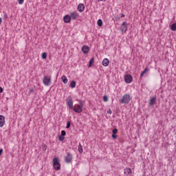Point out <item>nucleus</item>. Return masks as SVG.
<instances>
[{"label":"nucleus","mask_w":176,"mask_h":176,"mask_svg":"<svg viewBox=\"0 0 176 176\" xmlns=\"http://www.w3.org/2000/svg\"><path fill=\"white\" fill-rule=\"evenodd\" d=\"M3 91V89L2 87H0V93H2Z\"/></svg>","instance_id":"72a5a7b5"},{"label":"nucleus","mask_w":176,"mask_h":176,"mask_svg":"<svg viewBox=\"0 0 176 176\" xmlns=\"http://www.w3.org/2000/svg\"><path fill=\"white\" fill-rule=\"evenodd\" d=\"M102 65L104 67H108V65H109V59L104 58L102 60Z\"/></svg>","instance_id":"4468645a"},{"label":"nucleus","mask_w":176,"mask_h":176,"mask_svg":"<svg viewBox=\"0 0 176 176\" xmlns=\"http://www.w3.org/2000/svg\"><path fill=\"white\" fill-rule=\"evenodd\" d=\"M124 80L126 83H131V82H133V76L130 74H127L124 77Z\"/></svg>","instance_id":"0eeeda50"},{"label":"nucleus","mask_w":176,"mask_h":176,"mask_svg":"<svg viewBox=\"0 0 176 176\" xmlns=\"http://www.w3.org/2000/svg\"><path fill=\"white\" fill-rule=\"evenodd\" d=\"M112 138H113L114 140H116V138H118V135H116V134H112Z\"/></svg>","instance_id":"c756f323"},{"label":"nucleus","mask_w":176,"mask_h":176,"mask_svg":"<svg viewBox=\"0 0 176 176\" xmlns=\"http://www.w3.org/2000/svg\"><path fill=\"white\" fill-rule=\"evenodd\" d=\"M78 152H80V153H83V148L82 147L81 144H79L78 145Z\"/></svg>","instance_id":"aec40b11"},{"label":"nucleus","mask_w":176,"mask_h":176,"mask_svg":"<svg viewBox=\"0 0 176 176\" xmlns=\"http://www.w3.org/2000/svg\"><path fill=\"white\" fill-rule=\"evenodd\" d=\"M5 116L0 115V127H3L5 126Z\"/></svg>","instance_id":"9b49d317"},{"label":"nucleus","mask_w":176,"mask_h":176,"mask_svg":"<svg viewBox=\"0 0 176 176\" xmlns=\"http://www.w3.org/2000/svg\"><path fill=\"white\" fill-rule=\"evenodd\" d=\"M149 71V69L148 67H146L140 74L141 78H142V76H144V75H145V74H146V72H148Z\"/></svg>","instance_id":"6ab92c4d"},{"label":"nucleus","mask_w":176,"mask_h":176,"mask_svg":"<svg viewBox=\"0 0 176 176\" xmlns=\"http://www.w3.org/2000/svg\"><path fill=\"white\" fill-rule=\"evenodd\" d=\"M131 100V96H130V94H126L124 96H122V98L120 100V102H122V104H129Z\"/></svg>","instance_id":"f03ea898"},{"label":"nucleus","mask_w":176,"mask_h":176,"mask_svg":"<svg viewBox=\"0 0 176 176\" xmlns=\"http://www.w3.org/2000/svg\"><path fill=\"white\" fill-rule=\"evenodd\" d=\"M170 30L171 31H176V23L171 25Z\"/></svg>","instance_id":"412c9836"},{"label":"nucleus","mask_w":176,"mask_h":176,"mask_svg":"<svg viewBox=\"0 0 176 176\" xmlns=\"http://www.w3.org/2000/svg\"><path fill=\"white\" fill-rule=\"evenodd\" d=\"M43 83L45 86H50L52 83V77L50 76H45L43 79Z\"/></svg>","instance_id":"20e7f679"},{"label":"nucleus","mask_w":176,"mask_h":176,"mask_svg":"<svg viewBox=\"0 0 176 176\" xmlns=\"http://www.w3.org/2000/svg\"><path fill=\"white\" fill-rule=\"evenodd\" d=\"M72 109L74 112H76V113H82L83 111V102L81 100H79V104H74Z\"/></svg>","instance_id":"f257e3e1"},{"label":"nucleus","mask_w":176,"mask_h":176,"mask_svg":"<svg viewBox=\"0 0 176 176\" xmlns=\"http://www.w3.org/2000/svg\"><path fill=\"white\" fill-rule=\"evenodd\" d=\"M70 87H72V89H75V87H76V82L75 81H72L70 82V85H69Z\"/></svg>","instance_id":"a211bd4d"},{"label":"nucleus","mask_w":176,"mask_h":176,"mask_svg":"<svg viewBox=\"0 0 176 176\" xmlns=\"http://www.w3.org/2000/svg\"><path fill=\"white\" fill-rule=\"evenodd\" d=\"M47 58V54L46 52H43L42 54V58H43V60H46Z\"/></svg>","instance_id":"5701e85b"},{"label":"nucleus","mask_w":176,"mask_h":176,"mask_svg":"<svg viewBox=\"0 0 176 176\" xmlns=\"http://www.w3.org/2000/svg\"><path fill=\"white\" fill-rule=\"evenodd\" d=\"M67 104L70 109H72V108H74V101L72 100V98H69L67 100Z\"/></svg>","instance_id":"1a4fd4ad"},{"label":"nucleus","mask_w":176,"mask_h":176,"mask_svg":"<svg viewBox=\"0 0 176 176\" xmlns=\"http://www.w3.org/2000/svg\"><path fill=\"white\" fill-rule=\"evenodd\" d=\"M94 63V58H91V59L90 60L89 63V67L90 68L93 64Z\"/></svg>","instance_id":"4be33fe9"},{"label":"nucleus","mask_w":176,"mask_h":176,"mask_svg":"<svg viewBox=\"0 0 176 176\" xmlns=\"http://www.w3.org/2000/svg\"><path fill=\"white\" fill-rule=\"evenodd\" d=\"M70 17L72 20H76L79 17V14L76 11L72 12L70 13Z\"/></svg>","instance_id":"423d86ee"},{"label":"nucleus","mask_w":176,"mask_h":176,"mask_svg":"<svg viewBox=\"0 0 176 176\" xmlns=\"http://www.w3.org/2000/svg\"><path fill=\"white\" fill-rule=\"evenodd\" d=\"M65 139V138L61 135H59V137H58L59 141H64Z\"/></svg>","instance_id":"393cba45"},{"label":"nucleus","mask_w":176,"mask_h":176,"mask_svg":"<svg viewBox=\"0 0 176 176\" xmlns=\"http://www.w3.org/2000/svg\"><path fill=\"white\" fill-rule=\"evenodd\" d=\"M118 133V129H114L113 130V134H116Z\"/></svg>","instance_id":"c85d7f7f"},{"label":"nucleus","mask_w":176,"mask_h":176,"mask_svg":"<svg viewBox=\"0 0 176 176\" xmlns=\"http://www.w3.org/2000/svg\"><path fill=\"white\" fill-rule=\"evenodd\" d=\"M4 19H8V14H4Z\"/></svg>","instance_id":"f704fd0d"},{"label":"nucleus","mask_w":176,"mask_h":176,"mask_svg":"<svg viewBox=\"0 0 176 176\" xmlns=\"http://www.w3.org/2000/svg\"><path fill=\"white\" fill-rule=\"evenodd\" d=\"M65 134H66L65 131H61V135H62V136H63V137H64V135H65Z\"/></svg>","instance_id":"7c9ffc66"},{"label":"nucleus","mask_w":176,"mask_h":176,"mask_svg":"<svg viewBox=\"0 0 176 176\" xmlns=\"http://www.w3.org/2000/svg\"><path fill=\"white\" fill-rule=\"evenodd\" d=\"M3 153V150L2 148L0 149V156L2 155Z\"/></svg>","instance_id":"473e14b6"},{"label":"nucleus","mask_w":176,"mask_h":176,"mask_svg":"<svg viewBox=\"0 0 176 176\" xmlns=\"http://www.w3.org/2000/svg\"><path fill=\"white\" fill-rule=\"evenodd\" d=\"M102 1V2H105V0H98V2Z\"/></svg>","instance_id":"e433bc0d"},{"label":"nucleus","mask_w":176,"mask_h":176,"mask_svg":"<svg viewBox=\"0 0 176 176\" xmlns=\"http://www.w3.org/2000/svg\"><path fill=\"white\" fill-rule=\"evenodd\" d=\"M97 24H98V25H99V27H102V20L98 19Z\"/></svg>","instance_id":"b1692460"},{"label":"nucleus","mask_w":176,"mask_h":176,"mask_svg":"<svg viewBox=\"0 0 176 176\" xmlns=\"http://www.w3.org/2000/svg\"><path fill=\"white\" fill-rule=\"evenodd\" d=\"M127 28H128L127 23L123 22L120 27L121 32H122V34H125V32H126L127 31Z\"/></svg>","instance_id":"39448f33"},{"label":"nucleus","mask_w":176,"mask_h":176,"mask_svg":"<svg viewBox=\"0 0 176 176\" xmlns=\"http://www.w3.org/2000/svg\"><path fill=\"white\" fill-rule=\"evenodd\" d=\"M124 174H126V175H129V174H131V169L130 168H126V169H124Z\"/></svg>","instance_id":"f3484780"},{"label":"nucleus","mask_w":176,"mask_h":176,"mask_svg":"<svg viewBox=\"0 0 176 176\" xmlns=\"http://www.w3.org/2000/svg\"><path fill=\"white\" fill-rule=\"evenodd\" d=\"M66 163H71L72 162V154L68 153L65 159Z\"/></svg>","instance_id":"6e6552de"},{"label":"nucleus","mask_w":176,"mask_h":176,"mask_svg":"<svg viewBox=\"0 0 176 176\" xmlns=\"http://www.w3.org/2000/svg\"><path fill=\"white\" fill-rule=\"evenodd\" d=\"M2 24V18H0V25Z\"/></svg>","instance_id":"c9c22d12"},{"label":"nucleus","mask_w":176,"mask_h":176,"mask_svg":"<svg viewBox=\"0 0 176 176\" xmlns=\"http://www.w3.org/2000/svg\"><path fill=\"white\" fill-rule=\"evenodd\" d=\"M18 3L19 5H23L24 3V0H18Z\"/></svg>","instance_id":"bb28decb"},{"label":"nucleus","mask_w":176,"mask_h":176,"mask_svg":"<svg viewBox=\"0 0 176 176\" xmlns=\"http://www.w3.org/2000/svg\"><path fill=\"white\" fill-rule=\"evenodd\" d=\"M71 16L69 15H65L64 17H63V21L64 23H66L67 24L71 23Z\"/></svg>","instance_id":"9d476101"},{"label":"nucleus","mask_w":176,"mask_h":176,"mask_svg":"<svg viewBox=\"0 0 176 176\" xmlns=\"http://www.w3.org/2000/svg\"><path fill=\"white\" fill-rule=\"evenodd\" d=\"M155 102H156V97H153L149 101V105L152 107L155 104Z\"/></svg>","instance_id":"2eb2a0df"},{"label":"nucleus","mask_w":176,"mask_h":176,"mask_svg":"<svg viewBox=\"0 0 176 176\" xmlns=\"http://www.w3.org/2000/svg\"><path fill=\"white\" fill-rule=\"evenodd\" d=\"M62 81L63 82L64 85H67L68 83V78H67V76H63L61 77Z\"/></svg>","instance_id":"dca6fc26"},{"label":"nucleus","mask_w":176,"mask_h":176,"mask_svg":"<svg viewBox=\"0 0 176 176\" xmlns=\"http://www.w3.org/2000/svg\"><path fill=\"white\" fill-rule=\"evenodd\" d=\"M53 166L54 168L56 170V171H58V170L61 168V165L60 164L58 157H54L53 159Z\"/></svg>","instance_id":"7ed1b4c3"},{"label":"nucleus","mask_w":176,"mask_h":176,"mask_svg":"<svg viewBox=\"0 0 176 176\" xmlns=\"http://www.w3.org/2000/svg\"><path fill=\"white\" fill-rule=\"evenodd\" d=\"M103 101H104V102H107L108 101V96H103Z\"/></svg>","instance_id":"a878e982"},{"label":"nucleus","mask_w":176,"mask_h":176,"mask_svg":"<svg viewBox=\"0 0 176 176\" xmlns=\"http://www.w3.org/2000/svg\"><path fill=\"white\" fill-rule=\"evenodd\" d=\"M121 17H124V14H122Z\"/></svg>","instance_id":"4c0bfd02"},{"label":"nucleus","mask_w":176,"mask_h":176,"mask_svg":"<svg viewBox=\"0 0 176 176\" xmlns=\"http://www.w3.org/2000/svg\"><path fill=\"white\" fill-rule=\"evenodd\" d=\"M107 113H109V115H112V110L109 109V110L107 111Z\"/></svg>","instance_id":"2f4dec72"},{"label":"nucleus","mask_w":176,"mask_h":176,"mask_svg":"<svg viewBox=\"0 0 176 176\" xmlns=\"http://www.w3.org/2000/svg\"><path fill=\"white\" fill-rule=\"evenodd\" d=\"M78 12H80V13H82V12H83V10H85V5L83 3H80L78 6V8H77Z\"/></svg>","instance_id":"ddd939ff"},{"label":"nucleus","mask_w":176,"mask_h":176,"mask_svg":"<svg viewBox=\"0 0 176 176\" xmlns=\"http://www.w3.org/2000/svg\"><path fill=\"white\" fill-rule=\"evenodd\" d=\"M89 46L87 45H84L82 47V53H84V54H87V53H89Z\"/></svg>","instance_id":"f8f14e48"},{"label":"nucleus","mask_w":176,"mask_h":176,"mask_svg":"<svg viewBox=\"0 0 176 176\" xmlns=\"http://www.w3.org/2000/svg\"><path fill=\"white\" fill-rule=\"evenodd\" d=\"M69 127H71V122H68L67 123L66 129H69Z\"/></svg>","instance_id":"cd10ccee"}]
</instances>
